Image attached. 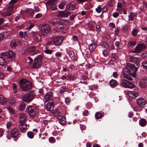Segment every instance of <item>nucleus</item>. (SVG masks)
Returning a JSON list of instances; mask_svg holds the SVG:
<instances>
[{
  "mask_svg": "<svg viewBox=\"0 0 147 147\" xmlns=\"http://www.w3.org/2000/svg\"><path fill=\"white\" fill-rule=\"evenodd\" d=\"M20 84V87L23 91H28L32 88V85L30 82L26 79L21 80Z\"/></svg>",
  "mask_w": 147,
  "mask_h": 147,
  "instance_id": "1",
  "label": "nucleus"
},
{
  "mask_svg": "<svg viewBox=\"0 0 147 147\" xmlns=\"http://www.w3.org/2000/svg\"><path fill=\"white\" fill-rule=\"evenodd\" d=\"M126 67L130 73V75L131 76L133 77L136 76V73L137 71V69L135 67V65L134 64L128 63L127 64Z\"/></svg>",
  "mask_w": 147,
  "mask_h": 147,
  "instance_id": "2",
  "label": "nucleus"
},
{
  "mask_svg": "<svg viewBox=\"0 0 147 147\" xmlns=\"http://www.w3.org/2000/svg\"><path fill=\"white\" fill-rule=\"evenodd\" d=\"M35 94L33 91H31L28 94L24 95L22 97L23 101L27 102L31 101L33 99Z\"/></svg>",
  "mask_w": 147,
  "mask_h": 147,
  "instance_id": "3",
  "label": "nucleus"
},
{
  "mask_svg": "<svg viewBox=\"0 0 147 147\" xmlns=\"http://www.w3.org/2000/svg\"><path fill=\"white\" fill-rule=\"evenodd\" d=\"M53 114L59 120V122L61 125H63L66 123V119L65 118L60 116V113L58 111L56 110L53 111Z\"/></svg>",
  "mask_w": 147,
  "mask_h": 147,
  "instance_id": "4",
  "label": "nucleus"
},
{
  "mask_svg": "<svg viewBox=\"0 0 147 147\" xmlns=\"http://www.w3.org/2000/svg\"><path fill=\"white\" fill-rule=\"evenodd\" d=\"M51 30L50 26L47 24H44L41 28L40 31L43 36H46L50 32Z\"/></svg>",
  "mask_w": 147,
  "mask_h": 147,
  "instance_id": "5",
  "label": "nucleus"
},
{
  "mask_svg": "<svg viewBox=\"0 0 147 147\" xmlns=\"http://www.w3.org/2000/svg\"><path fill=\"white\" fill-rule=\"evenodd\" d=\"M63 36H58L56 37H52L51 39L54 45H59L62 43L64 39Z\"/></svg>",
  "mask_w": 147,
  "mask_h": 147,
  "instance_id": "6",
  "label": "nucleus"
},
{
  "mask_svg": "<svg viewBox=\"0 0 147 147\" xmlns=\"http://www.w3.org/2000/svg\"><path fill=\"white\" fill-rule=\"evenodd\" d=\"M146 47V46L143 44L138 45L136 47L135 50L133 51V52L136 53H139L144 50Z\"/></svg>",
  "mask_w": 147,
  "mask_h": 147,
  "instance_id": "7",
  "label": "nucleus"
},
{
  "mask_svg": "<svg viewBox=\"0 0 147 147\" xmlns=\"http://www.w3.org/2000/svg\"><path fill=\"white\" fill-rule=\"evenodd\" d=\"M36 108L33 106L29 107L27 109V111L28 114L31 117H34L35 115Z\"/></svg>",
  "mask_w": 147,
  "mask_h": 147,
  "instance_id": "8",
  "label": "nucleus"
},
{
  "mask_svg": "<svg viewBox=\"0 0 147 147\" xmlns=\"http://www.w3.org/2000/svg\"><path fill=\"white\" fill-rule=\"evenodd\" d=\"M136 103L139 107H142L145 105L146 103V102L144 99L140 98L136 100Z\"/></svg>",
  "mask_w": 147,
  "mask_h": 147,
  "instance_id": "9",
  "label": "nucleus"
},
{
  "mask_svg": "<svg viewBox=\"0 0 147 147\" xmlns=\"http://www.w3.org/2000/svg\"><path fill=\"white\" fill-rule=\"evenodd\" d=\"M123 74L124 78L129 80H133L132 78L130 76L131 75L130 73L127 68H126V69L124 70Z\"/></svg>",
  "mask_w": 147,
  "mask_h": 147,
  "instance_id": "10",
  "label": "nucleus"
},
{
  "mask_svg": "<svg viewBox=\"0 0 147 147\" xmlns=\"http://www.w3.org/2000/svg\"><path fill=\"white\" fill-rule=\"evenodd\" d=\"M47 109L50 111H52L54 108L53 99H50L46 105Z\"/></svg>",
  "mask_w": 147,
  "mask_h": 147,
  "instance_id": "11",
  "label": "nucleus"
},
{
  "mask_svg": "<svg viewBox=\"0 0 147 147\" xmlns=\"http://www.w3.org/2000/svg\"><path fill=\"white\" fill-rule=\"evenodd\" d=\"M41 64V61L37 60V59H35L32 65V67L34 68H37L39 67Z\"/></svg>",
  "mask_w": 147,
  "mask_h": 147,
  "instance_id": "12",
  "label": "nucleus"
},
{
  "mask_svg": "<svg viewBox=\"0 0 147 147\" xmlns=\"http://www.w3.org/2000/svg\"><path fill=\"white\" fill-rule=\"evenodd\" d=\"M33 37L35 41L36 42H40L41 40L40 34L38 33H34L33 34Z\"/></svg>",
  "mask_w": 147,
  "mask_h": 147,
  "instance_id": "13",
  "label": "nucleus"
},
{
  "mask_svg": "<svg viewBox=\"0 0 147 147\" xmlns=\"http://www.w3.org/2000/svg\"><path fill=\"white\" fill-rule=\"evenodd\" d=\"M19 120L20 123L24 122L27 119V116L24 113H21L19 114Z\"/></svg>",
  "mask_w": 147,
  "mask_h": 147,
  "instance_id": "14",
  "label": "nucleus"
},
{
  "mask_svg": "<svg viewBox=\"0 0 147 147\" xmlns=\"http://www.w3.org/2000/svg\"><path fill=\"white\" fill-rule=\"evenodd\" d=\"M69 14V12L67 11L60 12L58 13L59 17L61 18L67 17Z\"/></svg>",
  "mask_w": 147,
  "mask_h": 147,
  "instance_id": "15",
  "label": "nucleus"
},
{
  "mask_svg": "<svg viewBox=\"0 0 147 147\" xmlns=\"http://www.w3.org/2000/svg\"><path fill=\"white\" fill-rule=\"evenodd\" d=\"M127 94L130 97L132 98H135L138 95V92L135 91H129Z\"/></svg>",
  "mask_w": 147,
  "mask_h": 147,
  "instance_id": "16",
  "label": "nucleus"
},
{
  "mask_svg": "<svg viewBox=\"0 0 147 147\" xmlns=\"http://www.w3.org/2000/svg\"><path fill=\"white\" fill-rule=\"evenodd\" d=\"M53 95L51 92L47 93L46 94L45 96V98L46 102H49L50 99H53L51 98L52 97Z\"/></svg>",
  "mask_w": 147,
  "mask_h": 147,
  "instance_id": "17",
  "label": "nucleus"
},
{
  "mask_svg": "<svg viewBox=\"0 0 147 147\" xmlns=\"http://www.w3.org/2000/svg\"><path fill=\"white\" fill-rule=\"evenodd\" d=\"M49 22L53 26H55L56 24H59V19L55 18L52 19Z\"/></svg>",
  "mask_w": 147,
  "mask_h": 147,
  "instance_id": "18",
  "label": "nucleus"
},
{
  "mask_svg": "<svg viewBox=\"0 0 147 147\" xmlns=\"http://www.w3.org/2000/svg\"><path fill=\"white\" fill-rule=\"evenodd\" d=\"M7 102L6 98L3 95L0 94V104L1 105L6 104Z\"/></svg>",
  "mask_w": 147,
  "mask_h": 147,
  "instance_id": "19",
  "label": "nucleus"
},
{
  "mask_svg": "<svg viewBox=\"0 0 147 147\" xmlns=\"http://www.w3.org/2000/svg\"><path fill=\"white\" fill-rule=\"evenodd\" d=\"M76 5V3L74 2H71L68 6L67 8L69 10H73L74 9Z\"/></svg>",
  "mask_w": 147,
  "mask_h": 147,
  "instance_id": "20",
  "label": "nucleus"
},
{
  "mask_svg": "<svg viewBox=\"0 0 147 147\" xmlns=\"http://www.w3.org/2000/svg\"><path fill=\"white\" fill-rule=\"evenodd\" d=\"M129 81L125 80H122L120 82L121 85L125 88H127Z\"/></svg>",
  "mask_w": 147,
  "mask_h": 147,
  "instance_id": "21",
  "label": "nucleus"
},
{
  "mask_svg": "<svg viewBox=\"0 0 147 147\" xmlns=\"http://www.w3.org/2000/svg\"><path fill=\"white\" fill-rule=\"evenodd\" d=\"M69 22L67 20L59 19V24L62 25H68Z\"/></svg>",
  "mask_w": 147,
  "mask_h": 147,
  "instance_id": "22",
  "label": "nucleus"
},
{
  "mask_svg": "<svg viewBox=\"0 0 147 147\" xmlns=\"http://www.w3.org/2000/svg\"><path fill=\"white\" fill-rule=\"evenodd\" d=\"M97 43L96 42L94 43H92L90 44L89 46V49L90 51L94 50L96 47Z\"/></svg>",
  "mask_w": 147,
  "mask_h": 147,
  "instance_id": "23",
  "label": "nucleus"
},
{
  "mask_svg": "<svg viewBox=\"0 0 147 147\" xmlns=\"http://www.w3.org/2000/svg\"><path fill=\"white\" fill-rule=\"evenodd\" d=\"M18 134V131L17 129H12L11 135L12 137H16Z\"/></svg>",
  "mask_w": 147,
  "mask_h": 147,
  "instance_id": "24",
  "label": "nucleus"
},
{
  "mask_svg": "<svg viewBox=\"0 0 147 147\" xmlns=\"http://www.w3.org/2000/svg\"><path fill=\"white\" fill-rule=\"evenodd\" d=\"M48 3H49L50 7L52 10H54L56 9L57 6L55 3L51 1L48 2Z\"/></svg>",
  "mask_w": 147,
  "mask_h": 147,
  "instance_id": "25",
  "label": "nucleus"
},
{
  "mask_svg": "<svg viewBox=\"0 0 147 147\" xmlns=\"http://www.w3.org/2000/svg\"><path fill=\"white\" fill-rule=\"evenodd\" d=\"M140 87L143 88L147 87V82L144 81H141L139 83Z\"/></svg>",
  "mask_w": 147,
  "mask_h": 147,
  "instance_id": "26",
  "label": "nucleus"
},
{
  "mask_svg": "<svg viewBox=\"0 0 147 147\" xmlns=\"http://www.w3.org/2000/svg\"><path fill=\"white\" fill-rule=\"evenodd\" d=\"M147 123L146 120L144 119H142L139 121V123L140 125L142 126H145Z\"/></svg>",
  "mask_w": 147,
  "mask_h": 147,
  "instance_id": "27",
  "label": "nucleus"
},
{
  "mask_svg": "<svg viewBox=\"0 0 147 147\" xmlns=\"http://www.w3.org/2000/svg\"><path fill=\"white\" fill-rule=\"evenodd\" d=\"M7 57L8 58H12L16 55L15 53L13 51H9L7 53Z\"/></svg>",
  "mask_w": 147,
  "mask_h": 147,
  "instance_id": "28",
  "label": "nucleus"
},
{
  "mask_svg": "<svg viewBox=\"0 0 147 147\" xmlns=\"http://www.w3.org/2000/svg\"><path fill=\"white\" fill-rule=\"evenodd\" d=\"M20 123V124L18 125L19 129H26L27 127V125L24 122Z\"/></svg>",
  "mask_w": 147,
  "mask_h": 147,
  "instance_id": "29",
  "label": "nucleus"
},
{
  "mask_svg": "<svg viewBox=\"0 0 147 147\" xmlns=\"http://www.w3.org/2000/svg\"><path fill=\"white\" fill-rule=\"evenodd\" d=\"M25 13H28L31 16L34 15L33 11L32 10L29 9H26L24 10Z\"/></svg>",
  "mask_w": 147,
  "mask_h": 147,
  "instance_id": "30",
  "label": "nucleus"
},
{
  "mask_svg": "<svg viewBox=\"0 0 147 147\" xmlns=\"http://www.w3.org/2000/svg\"><path fill=\"white\" fill-rule=\"evenodd\" d=\"M19 41L17 40H12L11 43V46L12 47L15 48L17 45V42H18Z\"/></svg>",
  "mask_w": 147,
  "mask_h": 147,
  "instance_id": "31",
  "label": "nucleus"
},
{
  "mask_svg": "<svg viewBox=\"0 0 147 147\" xmlns=\"http://www.w3.org/2000/svg\"><path fill=\"white\" fill-rule=\"evenodd\" d=\"M118 57L115 53H113L112 55V59L111 61H115L118 60Z\"/></svg>",
  "mask_w": 147,
  "mask_h": 147,
  "instance_id": "32",
  "label": "nucleus"
},
{
  "mask_svg": "<svg viewBox=\"0 0 147 147\" xmlns=\"http://www.w3.org/2000/svg\"><path fill=\"white\" fill-rule=\"evenodd\" d=\"M117 82L113 80H111L110 82V85L112 87L115 86L117 85Z\"/></svg>",
  "mask_w": 147,
  "mask_h": 147,
  "instance_id": "33",
  "label": "nucleus"
},
{
  "mask_svg": "<svg viewBox=\"0 0 147 147\" xmlns=\"http://www.w3.org/2000/svg\"><path fill=\"white\" fill-rule=\"evenodd\" d=\"M6 65V63L4 58L0 57V65L4 66Z\"/></svg>",
  "mask_w": 147,
  "mask_h": 147,
  "instance_id": "34",
  "label": "nucleus"
},
{
  "mask_svg": "<svg viewBox=\"0 0 147 147\" xmlns=\"http://www.w3.org/2000/svg\"><path fill=\"white\" fill-rule=\"evenodd\" d=\"M101 46L104 48H105L107 50L109 48L108 44L105 42H102L101 43Z\"/></svg>",
  "mask_w": 147,
  "mask_h": 147,
  "instance_id": "35",
  "label": "nucleus"
},
{
  "mask_svg": "<svg viewBox=\"0 0 147 147\" xmlns=\"http://www.w3.org/2000/svg\"><path fill=\"white\" fill-rule=\"evenodd\" d=\"M135 87V85L134 84L130 82H129L128 83V85L127 86V88H132Z\"/></svg>",
  "mask_w": 147,
  "mask_h": 147,
  "instance_id": "36",
  "label": "nucleus"
},
{
  "mask_svg": "<svg viewBox=\"0 0 147 147\" xmlns=\"http://www.w3.org/2000/svg\"><path fill=\"white\" fill-rule=\"evenodd\" d=\"M88 28L91 30L93 31L94 30V27L91 23L89 22L87 24Z\"/></svg>",
  "mask_w": 147,
  "mask_h": 147,
  "instance_id": "37",
  "label": "nucleus"
},
{
  "mask_svg": "<svg viewBox=\"0 0 147 147\" xmlns=\"http://www.w3.org/2000/svg\"><path fill=\"white\" fill-rule=\"evenodd\" d=\"M36 49V47L34 46H31L27 49V51L29 52H32L34 51Z\"/></svg>",
  "mask_w": 147,
  "mask_h": 147,
  "instance_id": "38",
  "label": "nucleus"
},
{
  "mask_svg": "<svg viewBox=\"0 0 147 147\" xmlns=\"http://www.w3.org/2000/svg\"><path fill=\"white\" fill-rule=\"evenodd\" d=\"M65 4V2L64 1H62L59 4L58 7L59 8L63 9L64 8Z\"/></svg>",
  "mask_w": 147,
  "mask_h": 147,
  "instance_id": "39",
  "label": "nucleus"
},
{
  "mask_svg": "<svg viewBox=\"0 0 147 147\" xmlns=\"http://www.w3.org/2000/svg\"><path fill=\"white\" fill-rule=\"evenodd\" d=\"M138 58L134 56H131L130 58V61L131 62H136Z\"/></svg>",
  "mask_w": 147,
  "mask_h": 147,
  "instance_id": "40",
  "label": "nucleus"
},
{
  "mask_svg": "<svg viewBox=\"0 0 147 147\" xmlns=\"http://www.w3.org/2000/svg\"><path fill=\"white\" fill-rule=\"evenodd\" d=\"M135 16V14L134 13H130L129 16V18L131 21H132L134 20V18Z\"/></svg>",
  "mask_w": 147,
  "mask_h": 147,
  "instance_id": "41",
  "label": "nucleus"
},
{
  "mask_svg": "<svg viewBox=\"0 0 147 147\" xmlns=\"http://www.w3.org/2000/svg\"><path fill=\"white\" fill-rule=\"evenodd\" d=\"M68 55L71 58H74V54L73 51H70L68 52Z\"/></svg>",
  "mask_w": 147,
  "mask_h": 147,
  "instance_id": "42",
  "label": "nucleus"
},
{
  "mask_svg": "<svg viewBox=\"0 0 147 147\" xmlns=\"http://www.w3.org/2000/svg\"><path fill=\"white\" fill-rule=\"evenodd\" d=\"M7 109L9 112L11 114L13 115L15 114V113L14 111L13 110L12 108L11 107H7Z\"/></svg>",
  "mask_w": 147,
  "mask_h": 147,
  "instance_id": "43",
  "label": "nucleus"
},
{
  "mask_svg": "<svg viewBox=\"0 0 147 147\" xmlns=\"http://www.w3.org/2000/svg\"><path fill=\"white\" fill-rule=\"evenodd\" d=\"M95 117L96 118L99 119L102 117V116L100 112L96 113L95 115Z\"/></svg>",
  "mask_w": 147,
  "mask_h": 147,
  "instance_id": "44",
  "label": "nucleus"
},
{
  "mask_svg": "<svg viewBox=\"0 0 147 147\" xmlns=\"http://www.w3.org/2000/svg\"><path fill=\"white\" fill-rule=\"evenodd\" d=\"M11 15V13L10 12H5L3 13L1 15L3 17H6L7 16H9Z\"/></svg>",
  "mask_w": 147,
  "mask_h": 147,
  "instance_id": "45",
  "label": "nucleus"
},
{
  "mask_svg": "<svg viewBox=\"0 0 147 147\" xmlns=\"http://www.w3.org/2000/svg\"><path fill=\"white\" fill-rule=\"evenodd\" d=\"M27 135L28 137L30 138H32L34 136L33 134L31 131L28 132L27 133Z\"/></svg>",
  "mask_w": 147,
  "mask_h": 147,
  "instance_id": "46",
  "label": "nucleus"
},
{
  "mask_svg": "<svg viewBox=\"0 0 147 147\" xmlns=\"http://www.w3.org/2000/svg\"><path fill=\"white\" fill-rule=\"evenodd\" d=\"M12 84H13L12 86H13V91L15 93H16V92L17 91V85L16 84L14 83H13Z\"/></svg>",
  "mask_w": 147,
  "mask_h": 147,
  "instance_id": "47",
  "label": "nucleus"
},
{
  "mask_svg": "<svg viewBox=\"0 0 147 147\" xmlns=\"http://www.w3.org/2000/svg\"><path fill=\"white\" fill-rule=\"evenodd\" d=\"M5 38V36L4 33H2L0 34V40Z\"/></svg>",
  "mask_w": 147,
  "mask_h": 147,
  "instance_id": "48",
  "label": "nucleus"
},
{
  "mask_svg": "<svg viewBox=\"0 0 147 147\" xmlns=\"http://www.w3.org/2000/svg\"><path fill=\"white\" fill-rule=\"evenodd\" d=\"M49 141L50 143H54L55 142V140L53 137H51L49 138Z\"/></svg>",
  "mask_w": 147,
  "mask_h": 147,
  "instance_id": "49",
  "label": "nucleus"
},
{
  "mask_svg": "<svg viewBox=\"0 0 147 147\" xmlns=\"http://www.w3.org/2000/svg\"><path fill=\"white\" fill-rule=\"evenodd\" d=\"M96 11L98 13H100L101 12L102 10V8L100 7V6L99 5L97 8L96 9Z\"/></svg>",
  "mask_w": 147,
  "mask_h": 147,
  "instance_id": "50",
  "label": "nucleus"
},
{
  "mask_svg": "<svg viewBox=\"0 0 147 147\" xmlns=\"http://www.w3.org/2000/svg\"><path fill=\"white\" fill-rule=\"evenodd\" d=\"M71 101V100L70 98L67 97L65 99V102L67 105H68V103H69Z\"/></svg>",
  "mask_w": 147,
  "mask_h": 147,
  "instance_id": "51",
  "label": "nucleus"
},
{
  "mask_svg": "<svg viewBox=\"0 0 147 147\" xmlns=\"http://www.w3.org/2000/svg\"><path fill=\"white\" fill-rule=\"evenodd\" d=\"M128 44L129 46L132 47L136 45V42H129Z\"/></svg>",
  "mask_w": 147,
  "mask_h": 147,
  "instance_id": "52",
  "label": "nucleus"
},
{
  "mask_svg": "<svg viewBox=\"0 0 147 147\" xmlns=\"http://www.w3.org/2000/svg\"><path fill=\"white\" fill-rule=\"evenodd\" d=\"M137 32L138 31L134 29L132 32V35L133 36H135L137 34Z\"/></svg>",
  "mask_w": 147,
  "mask_h": 147,
  "instance_id": "53",
  "label": "nucleus"
},
{
  "mask_svg": "<svg viewBox=\"0 0 147 147\" xmlns=\"http://www.w3.org/2000/svg\"><path fill=\"white\" fill-rule=\"evenodd\" d=\"M44 51L47 54H51L52 52V51L50 49H46Z\"/></svg>",
  "mask_w": 147,
  "mask_h": 147,
  "instance_id": "54",
  "label": "nucleus"
},
{
  "mask_svg": "<svg viewBox=\"0 0 147 147\" xmlns=\"http://www.w3.org/2000/svg\"><path fill=\"white\" fill-rule=\"evenodd\" d=\"M18 0H11L10 2L9 3V4L11 5H13L17 2Z\"/></svg>",
  "mask_w": 147,
  "mask_h": 147,
  "instance_id": "55",
  "label": "nucleus"
},
{
  "mask_svg": "<svg viewBox=\"0 0 147 147\" xmlns=\"http://www.w3.org/2000/svg\"><path fill=\"white\" fill-rule=\"evenodd\" d=\"M42 58V56L41 55H38L36 58L35 59H37V60H40L41 61V59Z\"/></svg>",
  "mask_w": 147,
  "mask_h": 147,
  "instance_id": "56",
  "label": "nucleus"
},
{
  "mask_svg": "<svg viewBox=\"0 0 147 147\" xmlns=\"http://www.w3.org/2000/svg\"><path fill=\"white\" fill-rule=\"evenodd\" d=\"M68 78H69V79L71 80H74V77L73 76L71 75L70 74H68L67 76Z\"/></svg>",
  "mask_w": 147,
  "mask_h": 147,
  "instance_id": "57",
  "label": "nucleus"
},
{
  "mask_svg": "<svg viewBox=\"0 0 147 147\" xmlns=\"http://www.w3.org/2000/svg\"><path fill=\"white\" fill-rule=\"evenodd\" d=\"M19 34L22 38H24L25 37V35L24 34V33L22 31H20L19 33Z\"/></svg>",
  "mask_w": 147,
  "mask_h": 147,
  "instance_id": "58",
  "label": "nucleus"
},
{
  "mask_svg": "<svg viewBox=\"0 0 147 147\" xmlns=\"http://www.w3.org/2000/svg\"><path fill=\"white\" fill-rule=\"evenodd\" d=\"M66 88L65 86L63 87L61 89V93H63L66 91Z\"/></svg>",
  "mask_w": 147,
  "mask_h": 147,
  "instance_id": "59",
  "label": "nucleus"
},
{
  "mask_svg": "<svg viewBox=\"0 0 147 147\" xmlns=\"http://www.w3.org/2000/svg\"><path fill=\"white\" fill-rule=\"evenodd\" d=\"M76 16L74 14H73L69 18V19L71 20H74V18H75Z\"/></svg>",
  "mask_w": 147,
  "mask_h": 147,
  "instance_id": "60",
  "label": "nucleus"
},
{
  "mask_svg": "<svg viewBox=\"0 0 147 147\" xmlns=\"http://www.w3.org/2000/svg\"><path fill=\"white\" fill-rule=\"evenodd\" d=\"M13 9V7L12 6H10L8 7L7 9V10L8 12L11 11Z\"/></svg>",
  "mask_w": 147,
  "mask_h": 147,
  "instance_id": "61",
  "label": "nucleus"
},
{
  "mask_svg": "<svg viewBox=\"0 0 147 147\" xmlns=\"http://www.w3.org/2000/svg\"><path fill=\"white\" fill-rule=\"evenodd\" d=\"M12 124L11 122H8L7 124V128L11 127V126H12Z\"/></svg>",
  "mask_w": 147,
  "mask_h": 147,
  "instance_id": "62",
  "label": "nucleus"
},
{
  "mask_svg": "<svg viewBox=\"0 0 147 147\" xmlns=\"http://www.w3.org/2000/svg\"><path fill=\"white\" fill-rule=\"evenodd\" d=\"M113 76L115 78H117L118 76V74L117 72H114L113 74Z\"/></svg>",
  "mask_w": 147,
  "mask_h": 147,
  "instance_id": "63",
  "label": "nucleus"
},
{
  "mask_svg": "<svg viewBox=\"0 0 147 147\" xmlns=\"http://www.w3.org/2000/svg\"><path fill=\"white\" fill-rule=\"evenodd\" d=\"M119 13H118L116 12L113 13V16L114 17L116 18H117L119 16Z\"/></svg>",
  "mask_w": 147,
  "mask_h": 147,
  "instance_id": "64",
  "label": "nucleus"
}]
</instances>
